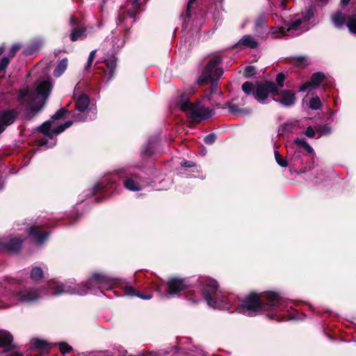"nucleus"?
<instances>
[{
  "label": "nucleus",
  "instance_id": "obj_12",
  "mask_svg": "<svg viewBox=\"0 0 356 356\" xmlns=\"http://www.w3.org/2000/svg\"><path fill=\"white\" fill-rule=\"evenodd\" d=\"M289 1L278 0L277 3L270 1V12L273 19L277 18L278 20L284 22V16L282 13L286 9V4Z\"/></svg>",
  "mask_w": 356,
  "mask_h": 356
},
{
  "label": "nucleus",
  "instance_id": "obj_62",
  "mask_svg": "<svg viewBox=\"0 0 356 356\" xmlns=\"http://www.w3.org/2000/svg\"><path fill=\"white\" fill-rule=\"evenodd\" d=\"M318 1H321V2H324V3H326L327 1V0H318Z\"/></svg>",
  "mask_w": 356,
  "mask_h": 356
},
{
  "label": "nucleus",
  "instance_id": "obj_43",
  "mask_svg": "<svg viewBox=\"0 0 356 356\" xmlns=\"http://www.w3.org/2000/svg\"><path fill=\"white\" fill-rule=\"evenodd\" d=\"M255 72V69L254 67H252V66H249L248 67H246L245 69V75L247 76H250L252 75H253Z\"/></svg>",
  "mask_w": 356,
  "mask_h": 356
},
{
  "label": "nucleus",
  "instance_id": "obj_30",
  "mask_svg": "<svg viewBox=\"0 0 356 356\" xmlns=\"http://www.w3.org/2000/svg\"><path fill=\"white\" fill-rule=\"evenodd\" d=\"M106 65L107 70H105V73H106V74H108L107 79L110 80L113 76L114 71H115V69L116 67V63L114 60H110L109 62H107Z\"/></svg>",
  "mask_w": 356,
  "mask_h": 356
},
{
  "label": "nucleus",
  "instance_id": "obj_37",
  "mask_svg": "<svg viewBox=\"0 0 356 356\" xmlns=\"http://www.w3.org/2000/svg\"><path fill=\"white\" fill-rule=\"evenodd\" d=\"M10 58H10L9 56H6V57H3L1 59V63H0V71H2L6 68V67L8 66V65L10 63Z\"/></svg>",
  "mask_w": 356,
  "mask_h": 356
},
{
  "label": "nucleus",
  "instance_id": "obj_26",
  "mask_svg": "<svg viewBox=\"0 0 356 356\" xmlns=\"http://www.w3.org/2000/svg\"><path fill=\"white\" fill-rule=\"evenodd\" d=\"M43 277L44 272L41 268L36 266L32 268L30 273V277L31 280L33 281H38L42 279Z\"/></svg>",
  "mask_w": 356,
  "mask_h": 356
},
{
  "label": "nucleus",
  "instance_id": "obj_40",
  "mask_svg": "<svg viewBox=\"0 0 356 356\" xmlns=\"http://www.w3.org/2000/svg\"><path fill=\"white\" fill-rule=\"evenodd\" d=\"M216 140V136L213 134L206 136L204 138V142L207 144H212Z\"/></svg>",
  "mask_w": 356,
  "mask_h": 356
},
{
  "label": "nucleus",
  "instance_id": "obj_35",
  "mask_svg": "<svg viewBox=\"0 0 356 356\" xmlns=\"http://www.w3.org/2000/svg\"><path fill=\"white\" fill-rule=\"evenodd\" d=\"M308 60L305 57H298L294 59V64L300 66V67H305L307 65Z\"/></svg>",
  "mask_w": 356,
  "mask_h": 356
},
{
  "label": "nucleus",
  "instance_id": "obj_23",
  "mask_svg": "<svg viewBox=\"0 0 356 356\" xmlns=\"http://www.w3.org/2000/svg\"><path fill=\"white\" fill-rule=\"evenodd\" d=\"M345 21L346 19L341 12H337L332 16V22L337 28H341Z\"/></svg>",
  "mask_w": 356,
  "mask_h": 356
},
{
  "label": "nucleus",
  "instance_id": "obj_21",
  "mask_svg": "<svg viewBox=\"0 0 356 356\" xmlns=\"http://www.w3.org/2000/svg\"><path fill=\"white\" fill-rule=\"evenodd\" d=\"M124 185L126 188L132 191H138L141 189V187L136 180V177H132L126 179L124 182Z\"/></svg>",
  "mask_w": 356,
  "mask_h": 356
},
{
  "label": "nucleus",
  "instance_id": "obj_54",
  "mask_svg": "<svg viewBox=\"0 0 356 356\" xmlns=\"http://www.w3.org/2000/svg\"><path fill=\"white\" fill-rule=\"evenodd\" d=\"M350 0H341V3L343 5V6H346L348 4V3L350 2Z\"/></svg>",
  "mask_w": 356,
  "mask_h": 356
},
{
  "label": "nucleus",
  "instance_id": "obj_15",
  "mask_svg": "<svg viewBox=\"0 0 356 356\" xmlns=\"http://www.w3.org/2000/svg\"><path fill=\"white\" fill-rule=\"evenodd\" d=\"M29 234L37 244L42 243L49 235L48 232L44 230L43 225L33 226L30 229Z\"/></svg>",
  "mask_w": 356,
  "mask_h": 356
},
{
  "label": "nucleus",
  "instance_id": "obj_1",
  "mask_svg": "<svg viewBox=\"0 0 356 356\" xmlns=\"http://www.w3.org/2000/svg\"><path fill=\"white\" fill-rule=\"evenodd\" d=\"M202 294L208 305L212 308L229 309L234 306L237 312L247 316H254L261 311H271L275 314L268 316L274 318L277 312L289 311L286 301L277 293L271 291L250 293L243 300H239L232 294L227 296L218 291L217 283L211 281L204 286Z\"/></svg>",
  "mask_w": 356,
  "mask_h": 356
},
{
  "label": "nucleus",
  "instance_id": "obj_19",
  "mask_svg": "<svg viewBox=\"0 0 356 356\" xmlns=\"http://www.w3.org/2000/svg\"><path fill=\"white\" fill-rule=\"evenodd\" d=\"M237 45L244 46L249 48H255L258 43L253 37L249 35H244L238 42Z\"/></svg>",
  "mask_w": 356,
  "mask_h": 356
},
{
  "label": "nucleus",
  "instance_id": "obj_4",
  "mask_svg": "<svg viewBox=\"0 0 356 356\" xmlns=\"http://www.w3.org/2000/svg\"><path fill=\"white\" fill-rule=\"evenodd\" d=\"M107 279L105 276L97 273L94 274L86 284L72 285L59 284L56 282H49L48 287L50 291L48 293L54 296L65 293L83 296L86 294L88 290H91L94 287H103Z\"/></svg>",
  "mask_w": 356,
  "mask_h": 356
},
{
  "label": "nucleus",
  "instance_id": "obj_6",
  "mask_svg": "<svg viewBox=\"0 0 356 356\" xmlns=\"http://www.w3.org/2000/svg\"><path fill=\"white\" fill-rule=\"evenodd\" d=\"M242 90L247 95L253 94L254 98L261 104H265L270 95H279V89L276 84L270 81L259 82L255 85L245 82L242 85Z\"/></svg>",
  "mask_w": 356,
  "mask_h": 356
},
{
  "label": "nucleus",
  "instance_id": "obj_2",
  "mask_svg": "<svg viewBox=\"0 0 356 356\" xmlns=\"http://www.w3.org/2000/svg\"><path fill=\"white\" fill-rule=\"evenodd\" d=\"M42 297V294L34 289H17L11 282H0V309L31 302Z\"/></svg>",
  "mask_w": 356,
  "mask_h": 356
},
{
  "label": "nucleus",
  "instance_id": "obj_27",
  "mask_svg": "<svg viewBox=\"0 0 356 356\" xmlns=\"http://www.w3.org/2000/svg\"><path fill=\"white\" fill-rule=\"evenodd\" d=\"M346 26L352 33H356V14L351 15L346 19Z\"/></svg>",
  "mask_w": 356,
  "mask_h": 356
},
{
  "label": "nucleus",
  "instance_id": "obj_7",
  "mask_svg": "<svg viewBox=\"0 0 356 356\" xmlns=\"http://www.w3.org/2000/svg\"><path fill=\"white\" fill-rule=\"evenodd\" d=\"M178 105L180 109L194 121L205 120L212 115L211 110L200 106L199 102L191 104L186 95L181 96Z\"/></svg>",
  "mask_w": 356,
  "mask_h": 356
},
{
  "label": "nucleus",
  "instance_id": "obj_9",
  "mask_svg": "<svg viewBox=\"0 0 356 356\" xmlns=\"http://www.w3.org/2000/svg\"><path fill=\"white\" fill-rule=\"evenodd\" d=\"M221 58L219 56L212 58L207 63L205 70L198 79L200 83H207L209 81H217L222 76L223 72L220 67Z\"/></svg>",
  "mask_w": 356,
  "mask_h": 356
},
{
  "label": "nucleus",
  "instance_id": "obj_45",
  "mask_svg": "<svg viewBox=\"0 0 356 356\" xmlns=\"http://www.w3.org/2000/svg\"><path fill=\"white\" fill-rule=\"evenodd\" d=\"M266 22V17L264 15L259 16L256 21L257 26H261Z\"/></svg>",
  "mask_w": 356,
  "mask_h": 356
},
{
  "label": "nucleus",
  "instance_id": "obj_51",
  "mask_svg": "<svg viewBox=\"0 0 356 356\" xmlns=\"http://www.w3.org/2000/svg\"><path fill=\"white\" fill-rule=\"evenodd\" d=\"M103 187L104 186L102 184H97L95 185L94 188L97 191L102 189Z\"/></svg>",
  "mask_w": 356,
  "mask_h": 356
},
{
  "label": "nucleus",
  "instance_id": "obj_63",
  "mask_svg": "<svg viewBox=\"0 0 356 356\" xmlns=\"http://www.w3.org/2000/svg\"><path fill=\"white\" fill-rule=\"evenodd\" d=\"M3 188V185L0 184V191Z\"/></svg>",
  "mask_w": 356,
  "mask_h": 356
},
{
  "label": "nucleus",
  "instance_id": "obj_59",
  "mask_svg": "<svg viewBox=\"0 0 356 356\" xmlns=\"http://www.w3.org/2000/svg\"><path fill=\"white\" fill-rule=\"evenodd\" d=\"M47 143V142L45 140H42V143H41V145L43 146V145H45Z\"/></svg>",
  "mask_w": 356,
  "mask_h": 356
},
{
  "label": "nucleus",
  "instance_id": "obj_50",
  "mask_svg": "<svg viewBox=\"0 0 356 356\" xmlns=\"http://www.w3.org/2000/svg\"><path fill=\"white\" fill-rule=\"evenodd\" d=\"M196 0H189L188 3V7H187V15L188 17L190 16V14H189V10H190V7L192 6V4Z\"/></svg>",
  "mask_w": 356,
  "mask_h": 356
},
{
  "label": "nucleus",
  "instance_id": "obj_58",
  "mask_svg": "<svg viewBox=\"0 0 356 356\" xmlns=\"http://www.w3.org/2000/svg\"><path fill=\"white\" fill-rule=\"evenodd\" d=\"M81 120H83L81 118H79L78 116L76 117L75 121H81Z\"/></svg>",
  "mask_w": 356,
  "mask_h": 356
},
{
  "label": "nucleus",
  "instance_id": "obj_44",
  "mask_svg": "<svg viewBox=\"0 0 356 356\" xmlns=\"http://www.w3.org/2000/svg\"><path fill=\"white\" fill-rule=\"evenodd\" d=\"M277 163H278L279 165L282 166V167H286L288 165V162L286 159H282V156H280V158H278L277 159H275Z\"/></svg>",
  "mask_w": 356,
  "mask_h": 356
},
{
  "label": "nucleus",
  "instance_id": "obj_24",
  "mask_svg": "<svg viewBox=\"0 0 356 356\" xmlns=\"http://www.w3.org/2000/svg\"><path fill=\"white\" fill-rule=\"evenodd\" d=\"M42 41L40 40L34 41L30 46L27 47L24 50V54L25 55H31L36 52L42 46Z\"/></svg>",
  "mask_w": 356,
  "mask_h": 356
},
{
  "label": "nucleus",
  "instance_id": "obj_55",
  "mask_svg": "<svg viewBox=\"0 0 356 356\" xmlns=\"http://www.w3.org/2000/svg\"><path fill=\"white\" fill-rule=\"evenodd\" d=\"M9 356H22V354L19 353H14L13 354H10Z\"/></svg>",
  "mask_w": 356,
  "mask_h": 356
},
{
  "label": "nucleus",
  "instance_id": "obj_8",
  "mask_svg": "<svg viewBox=\"0 0 356 356\" xmlns=\"http://www.w3.org/2000/svg\"><path fill=\"white\" fill-rule=\"evenodd\" d=\"M66 113L65 108H60L51 117V120H49L43 123L39 128V131L50 138H54L56 135L63 132L65 129L70 127L72 124V121L70 120L63 124L55 127L54 120L62 118Z\"/></svg>",
  "mask_w": 356,
  "mask_h": 356
},
{
  "label": "nucleus",
  "instance_id": "obj_32",
  "mask_svg": "<svg viewBox=\"0 0 356 356\" xmlns=\"http://www.w3.org/2000/svg\"><path fill=\"white\" fill-rule=\"evenodd\" d=\"M84 33L85 29L82 28L78 29H73L70 35L71 40L76 41L79 39H81L83 36Z\"/></svg>",
  "mask_w": 356,
  "mask_h": 356
},
{
  "label": "nucleus",
  "instance_id": "obj_41",
  "mask_svg": "<svg viewBox=\"0 0 356 356\" xmlns=\"http://www.w3.org/2000/svg\"><path fill=\"white\" fill-rule=\"evenodd\" d=\"M305 134L309 138H314L315 136L316 132L314 129L312 127H307L306 129Z\"/></svg>",
  "mask_w": 356,
  "mask_h": 356
},
{
  "label": "nucleus",
  "instance_id": "obj_17",
  "mask_svg": "<svg viewBox=\"0 0 356 356\" xmlns=\"http://www.w3.org/2000/svg\"><path fill=\"white\" fill-rule=\"evenodd\" d=\"M0 347L3 348L5 351L14 348L13 337L8 332L5 331L0 332Z\"/></svg>",
  "mask_w": 356,
  "mask_h": 356
},
{
  "label": "nucleus",
  "instance_id": "obj_3",
  "mask_svg": "<svg viewBox=\"0 0 356 356\" xmlns=\"http://www.w3.org/2000/svg\"><path fill=\"white\" fill-rule=\"evenodd\" d=\"M51 88L50 78H42L36 83L35 92L28 89L22 90L19 95V100L22 104L29 106L31 111H38L47 99Z\"/></svg>",
  "mask_w": 356,
  "mask_h": 356
},
{
  "label": "nucleus",
  "instance_id": "obj_64",
  "mask_svg": "<svg viewBox=\"0 0 356 356\" xmlns=\"http://www.w3.org/2000/svg\"><path fill=\"white\" fill-rule=\"evenodd\" d=\"M193 93H194V90H193L192 92H190V95H192Z\"/></svg>",
  "mask_w": 356,
  "mask_h": 356
},
{
  "label": "nucleus",
  "instance_id": "obj_14",
  "mask_svg": "<svg viewBox=\"0 0 356 356\" xmlns=\"http://www.w3.org/2000/svg\"><path fill=\"white\" fill-rule=\"evenodd\" d=\"M275 96H279V97L273 99L284 106H291L296 101L295 95L290 90H280L279 89V95H275Z\"/></svg>",
  "mask_w": 356,
  "mask_h": 356
},
{
  "label": "nucleus",
  "instance_id": "obj_28",
  "mask_svg": "<svg viewBox=\"0 0 356 356\" xmlns=\"http://www.w3.org/2000/svg\"><path fill=\"white\" fill-rule=\"evenodd\" d=\"M294 143L298 147L305 149L308 153L311 154L314 152L313 148L307 143L304 138H296L294 140Z\"/></svg>",
  "mask_w": 356,
  "mask_h": 356
},
{
  "label": "nucleus",
  "instance_id": "obj_34",
  "mask_svg": "<svg viewBox=\"0 0 356 356\" xmlns=\"http://www.w3.org/2000/svg\"><path fill=\"white\" fill-rule=\"evenodd\" d=\"M59 349L61 353L65 355L67 353H70L72 350V348L67 343L62 342L59 343Z\"/></svg>",
  "mask_w": 356,
  "mask_h": 356
},
{
  "label": "nucleus",
  "instance_id": "obj_46",
  "mask_svg": "<svg viewBox=\"0 0 356 356\" xmlns=\"http://www.w3.org/2000/svg\"><path fill=\"white\" fill-rule=\"evenodd\" d=\"M181 165L182 167H188V168H191V167H193L195 166V163H193V162H190V161H184L181 163Z\"/></svg>",
  "mask_w": 356,
  "mask_h": 356
},
{
  "label": "nucleus",
  "instance_id": "obj_31",
  "mask_svg": "<svg viewBox=\"0 0 356 356\" xmlns=\"http://www.w3.org/2000/svg\"><path fill=\"white\" fill-rule=\"evenodd\" d=\"M127 293L129 296H136L144 300H149L152 297L151 293H136L133 288L127 289Z\"/></svg>",
  "mask_w": 356,
  "mask_h": 356
},
{
  "label": "nucleus",
  "instance_id": "obj_60",
  "mask_svg": "<svg viewBox=\"0 0 356 356\" xmlns=\"http://www.w3.org/2000/svg\"><path fill=\"white\" fill-rule=\"evenodd\" d=\"M188 300H189V301H191V302H193V303H196V301H195V300H192V299H189Z\"/></svg>",
  "mask_w": 356,
  "mask_h": 356
},
{
  "label": "nucleus",
  "instance_id": "obj_42",
  "mask_svg": "<svg viewBox=\"0 0 356 356\" xmlns=\"http://www.w3.org/2000/svg\"><path fill=\"white\" fill-rule=\"evenodd\" d=\"M95 54H96L95 50H93L90 52V54L88 56V58L87 66H86L87 67H89L92 65L94 58L95 56Z\"/></svg>",
  "mask_w": 356,
  "mask_h": 356
},
{
  "label": "nucleus",
  "instance_id": "obj_49",
  "mask_svg": "<svg viewBox=\"0 0 356 356\" xmlns=\"http://www.w3.org/2000/svg\"><path fill=\"white\" fill-rule=\"evenodd\" d=\"M196 0H189L188 3V7H187V15L188 17L190 16V14H189V10H190V7L192 6V4Z\"/></svg>",
  "mask_w": 356,
  "mask_h": 356
},
{
  "label": "nucleus",
  "instance_id": "obj_48",
  "mask_svg": "<svg viewBox=\"0 0 356 356\" xmlns=\"http://www.w3.org/2000/svg\"><path fill=\"white\" fill-rule=\"evenodd\" d=\"M70 23L72 26H75V25H77L79 22H78V19L74 17H71L70 18Z\"/></svg>",
  "mask_w": 356,
  "mask_h": 356
},
{
  "label": "nucleus",
  "instance_id": "obj_53",
  "mask_svg": "<svg viewBox=\"0 0 356 356\" xmlns=\"http://www.w3.org/2000/svg\"><path fill=\"white\" fill-rule=\"evenodd\" d=\"M274 154H275V159H277L278 158H280L281 156V155L279 154V152L277 150H275Z\"/></svg>",
  "mask_w": 356,
  "mask_h": 356
},
{
  "label": "nucleus",
  "instance_id": "obj_25",
  "mask_svg": "<svg viewBox=\"0 0 356 356\" xmlns=\"http://www.w3.org/2000/svg\"><path fill=\"white\" fill-rule=\"evenodd\" d=\"M67 66V59L63 58L62 59L58 65L56 66V69L54 71V74L56 76H60L66 70Z\"/></svg>",
  "mask_w": 356,
  "mask_h": 356
},
{
  "label": "nucleus",
  "instance_id": "obj_16",
  "mask_svg": "<svg viewBox=\"0 0 356 356\" xmlns=\"http://www.w3.org/2000/svg\"><path fill=\"white\" fill-rule=\"evenodd\" d=\"M325 76L321 72H316L312 74L310 81L306 82L300 88V91H306L312 88H315L323 81Z\"/></svg>",
  "mask_w": 356,
  "mask_h": 356
},
{
  "label": "nucleus",
  "instance_id": "obj_39",
  "mask_svg": "<svg viewBox=\"0 0 356 356\" xmlns=\"http://www.w3.org/2000/svg\"><path fill=\"white\" fill-rule=\"evenodd\" d=\"M318 131L320 133V136H319V137H320L322 135H325V134H330L331 130L328 126L324 125V126H322L321 127H320L318 129Z\"/></svg>",
  "mask_w": 356,
  "mask_h": 356
},
{
  "label": "nucleus",
  "instance_id": "obj_13",
  "mask_svg": "<svg viewBox=\"0 0 356 356\" xmlns=\"http://www.w3.org/2000/svg\"><path fill=\"white\" fill-rule=\"evenodd\" d=\"M168 292L170 295L177 294L179 292L184 290L187 287V283L185 280L179 278H172L168 282Z\"/></svg>",
  "mask_w": 356,
  "mask_h": 356
},
{
  "label": "nucleus",
  "instance_id": "obj_57",
  "mask_svg": "<svg viewBox=\"0 0 356 356\" xmlns=\"http://www.w3.org/2000/svg\"><path fill=\"white\" fill-rule=\"evenodd\" d=\"M3 51H4V47H0V55L3 54Z\"/></svg>",
  "mask_w": 356,
  "mask_h": 356
},
{
  "label": "nucleus",
  "instance_id": "obj_36",
  "mask_svg": "<svg viewBox=\"0 0 356 356\" xmlns=\"http://www.w3.org/2000/svg\"><path fill=\"white\" fill-rule=\"evenodd\" d=\"M285 80V76L283 74H278L276 77L277 86L282 88L284 86V81ZM279 89V88H277Z\"/></svg>",
  "mask_w": 356,
  "mask_h": 356
},
{
  "label": "nucleus",
  "instance_id": "obj_52",
  "mask_svg": "<svg viewBox=\"0 0 356 356\" xmlns=\"http://www.w3.org/2000/svg\"><path fill=\"white\" fill-rule=\"evenodd\" d=\"M218 91V87L216 85H213L211 88V90H210V93H213V92H217Z\"/></svg>",
  "mask_w": 356,
  "mask_h": 356
},
{
  "label": "nucleus",
  "instance_id": "obj_61",
  "mask_svg": "<svg viewBox=\"0 0 356 356\" xmlns=\"http://www.w3.org/2000/svg\"><path fill=\"white\" fill-rule=\"evenodd\" d=\"M205 152H206V150L204 149L203 150H202L201 153H202V154L204 155V154H205Z\"/></svg>",
  "mask_w": 356,
  "mask_h": 356
},
{
  "label": "nucleus",
  "instance_id": "obj_22",
  "mask_svg": "<svg viewBox=\"0 0 356 356\" xmlns=\"http://www.w3.org/2000/svg\"><path fill=\"white\" fill-rule=\"evenodd\" d=\"M229 111L235 115L243 116L251 113V109L249 108H241L237 105L229 103L228 104Z\"/></svg>",
  "mask_w": 356,
  "mask_h": 356
},
{
  "label": "nucleus",
  "instance_id": "obj_33",
  "mask_svg": "<svg viewBox=\"0 0 356 356\" xmlns=\"http://www.w3.org/2000/svg\"><path fill=\"white\" fill-rule=\"evenodd\" d=\"M309 106L314 110L320 109L321 107V102L319 97L316 96L312 97L309 101Z\"/></svg>",
  "mask_w": 356,
  "mask_h": 356
},
{
  "label": "nucleus",
  "instance_id": "obj_29",
  "mask_svg": "<svg viewBox=\"0 0 356 356\" xmlns=\"http://www.w3.org/2000/svg\"><path fill=\"white\" fill-rule=\"evenodd\" d=\"M136 16V11L135 10H133V11H128L127 13H125V11H124L122 10V8H121L120 13H119V15H118V23L119 24H121V23H123V22L124 21L125 18L127 17H129L131 19H134Z\"/></svg>",
  "mask_w": 356,
  "mask_h": 356
},
{
  "label": "nucleus",
  "instance_id": "obj_11",
  "mask_svg": "<svg viewBox=\"0 0 356 356\" xmlns=\"http://www.w3.org/2000/svg\"><path fill=\"white\" fill-rule=\"evenodd\" d=\"M22 240L18 238H0V251H17L20 249Z\"/></svg>",
  "mask_w": 356,
  "mask_h": 356
},
{
  "label": "nucleus",
  "instance_id": "obj_56",
  "mask_svg": "<svg viewBox=\"0 0 356 356\" xmlns=\"http://www.w3.org/2000/svg\"><path fill=\"white\" fill-rule=\"evenodd\" d=\"M203 98H204V99H206V98H207L208 100H210V97H209V96H208V95H206V94H205V95H204Z\"/></svg>",
  "mask_w": 356,
  "mask_h": 356
},
{
  "label": "nucleus",
  "instance_id": "obj_5",
  "mask_svg": "<svg viewBox=\"0 0 356 356\" xmlns=\"http://www.w3.org/2000/svg\"><path fill=\"white\" fill-rule=\"evenodd\" d=\"M313 8H309L305 12L295 15L287 25L286 29L285 27L272 28L270 34L272 37L275 38L283 35H298L309 29L306 24L313 17Z\"/></svg>",
  "mask_w": 356,
  "mask_h": 356
},
{
  "label": "nucleus",
  "instance_id": "obj_47",
  "mask_svg": "<svg viewBox=\"0 0 356 356\" xmlns=\"http://www.w3.org/2000/svg\"><path fill=\"white\" fill-rule=\"evenodd\" d=\"M293 128V124H285L283 127V129L287 131H291Z\"/></svg>",
  "mask_w": 356,
  "mask_h": 356
},
{
  "label": "nucleus",
  "instance_id": "obj_38",
  "mask_svg": "<svg viewBox=\"0 0 356 356\" xmlns=\"http://www.w3.org/2000/svg\"><path fill=\"white\" fill-rule=\"evenodd\" d=\"M20 48L21 46L19 44H15L13 45L10 50L8 56L12 58Z\"/></svg>",
  "mask_w": 356,
  "mask_h": 356
},
{
  "label": "nucleus",
  "instance_id": "obj_20",
  "mask_svg": "<svg viewBox=\"0 0 356 356\" xmlns=\"http://www.w3.org/2000/svg\"><path fill=\"white\" fill-rule=\"evenodd\" d=\"M89 103V97L86 95H81L76 101V108L79 111H84L88 108Z\"/></svg>",
  "mask_w": 356,
  "mask_h": 356
},
{
  "label": "nucleus",
  "instance_id": "obj_18",
  "mask_svg": "<svg viewBox=\"0 0 356 356\" xmlns=\"http://www.w3.org/2000/svg\"><path fill=\"white\" fill-rule=\"evenodd\" d=\"M31 343L33 348L42 352L47 351L51 348V345L47 341L38 339H32Z\"/></svg>",
  "mask_w": 356,
  "mask_h": 356
},
{
  "label": "nucleus",
  "instance_id": "obj_10",
  "mask_svg": "<svg viewBox=\"0 0 356 356\" xmlns=\"http://www.w3.org/2000/svg\"><path fill=\"white\" fill-rule=\"evenodd\" d=\"M17 115L18 113L15 109H8L0 113V134L15 122Z\"/></svg>",
  "mask_w": 356,
  "mask_h": 356
}]
</instances>
